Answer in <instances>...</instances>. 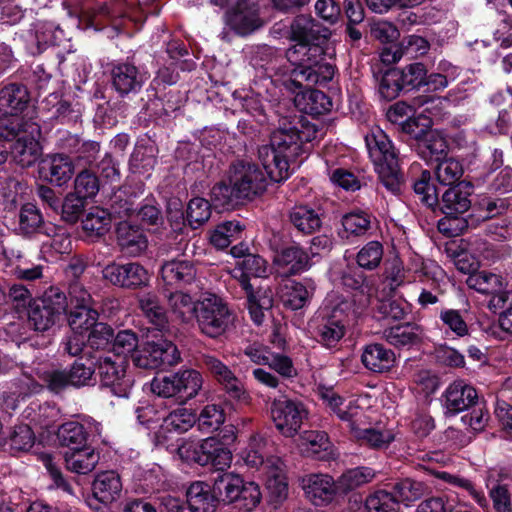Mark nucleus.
Listing matches in <instances>:
<instances>
[{"instance_id": "1", "label": "nucleus", "mask_w": 512, "mask_h": 512, "mask_svg": "<svg viewBox=\"0 0 512 512\" xmlns=\"http://www.w3.org/2000/svg\"><path fill=\"white\" fill-rule=\"evenodd\" d=\"M323 29L311 16L298 15L290 25V38L297 43L286 51L288 61L294 66L292 81L298 87L325 85L335 74V66L324 59L322 46L316 44L326 38Z\"/></svg>"}, {"instance_id": "2", "label": "nucleus", "mask_w": 512, "mask_h": 512, "mask_svg": "<svg viewBox=\"0 0 512 512\" xmlns=\"http://www.w3.org/2000/svg\"><path fill=\"white\" fill-rule=\"evenodd\" d=\"M316 134L312 127H305L299 119H284L271 134L270 143L258 150L266 174L272 181L281 182L290 175V162L302 151V145L311 141Z\"/></svg>"}, {"instance_id": "3", "label": "nucleus", "mask_w": 512, "mask_h": 512, "mask_svg": "<svg viewBox=\"0 0 512 512\" xmlns=\"http://www.w3.org/2000/svg\"><path fill=\"white\" fill-rule=\"evenodd\" d=\"M265 446L266 442L262 437L253 436L247 448L242 452V459L247 466L261 471L270 498L275 502H282L288 496L284 464L277 456L264 459Z\"/></svg>"}, {"instance_id": "4", "label": "nucleus", "mask_w": 512, "mask_h": 512, "mask_svg": "<svg viewBox=\"0 0 512 512\" xmlns=\"http://www.w3.org/2000/svg\"><path fill=\"white\" fill-rule=\"evenodd\" d=\"M195 318L200 331L211 338L223 335L234 323L233 311L215 294H207L198 301Z\"/></svg>"}, {"instance_id": "5", "label": "nucleus", "mask_w": 512, "mask_h": 512, "mask_svg": "<svg viewBox=\"0 0 512 512\" xmlns=\"http://www.w3.org/2000/svg\"><path fill=\"white\" fill-rule=\"evenodd\" d=\"M202 385L203 378L198 371L184 369L167 376L155 377L151 382V390L159 397L189 400L199 393Z\"/></svg>"}, {"instance_id": "6", "label": "nucleus", "mask_w": 512, "mask_h": 512, "mask_svg": "<svg viewBox=\"0 0 512 512\" xmlns=\"http://www.w3.org/2000/svg\"><path fill=\"white\" fill-rule=\"evenodd\" d=\"M180 360V352L176 345L166 339L147 341L141 350L133 354V363L143 369L171 367Z\"/></svg>"}, {"instance_id": "7", "label": "nucleus", "mask_w": 512, "mask_h": 512, "mask_svg": "<svg viewBox=\"0 0 512 512\" xmlns=\"http://www.w3.org/2000/svg\"><path fill=\"white\" fill-rule=\"evenodd\" d=\"M270 412L275 427L285 437L296 435L307 417L304 405L286 396L275 398L271 403Z\"/></svg>"}, {"instance_id": "8", "label": "nucleus", "mask_w": 512, "mask_h": 512, "mask_svg": "<svg viewBox=\"0 0 512 512\" xmlns=\"http://www.w3.org/2000/svg\"><path fill=\"white\" fill-rule=\"evenodd\" d=\"M229 181L241 199L262 194L267 186L266 176L255 164L239 162L230 168Z\"/></svg>"}, {"instance_id": "9", "label": "nucleus", "mask_w": 512, "mask_h": 512, "mask_svg": "<svg viewBox=\"0 0 512 512\" xmlns=\"http://www.w3.org/2000/svg\"><path fill=\"white\" fill-rule=\"evenodd\" d=\"M102 277L114 286L128 289L140 288L149 282L147 270L136 262H111L102 269Z\"/></svg>"}, {"instance_id": "10", "label": "nucleus", "mask_w": 512, "mask_h": 512, "mask_svg": "<svg viewBox=\"0 0 512 512\" xmlns=\"http://www.w3.org/2000/svg\"><path fill=\"white\" fill-rule=\"evenodd\" d=\"M466 284L469 288L482 294H490L491 309H502L509 299V293L505 290L506 283L501 275L486 270L472 273L468 276Z\"/></svg>"}, {"instance_id": "11", "label": "nucleus", "mask_w": 512, "mask_h": 512, "mask_svg": "<svg viewBox=\"0 0 512 512\" xmlns=\"http://www.w3.org/2000/svg\"><path fill=\"white\" fill-rule=\"evenodd\" d=\"M98 374L102 387L110 389L111 393L120 398H127L132 388V380L126 375L123 360L116 362L110 357L100 359Z\"/></svg>"}, {"instance_id": "12", "label": "nucleus", "mask_w": 512, "mask_h": 512, "mask_svg": "<svg viewBox=\"0 0 512 512\" xmlns=\"http://www.w3.org/2000/svg\"><path fill=\"white\" fill-rule=\"evenodd\" d=\"M259 7L255 0H238L234 10L228 16V24L237 34H251L263 25Z\"/></svg>"}, {"instance_id": "13", "label": "nucleus", "mask_w": 512, "mask_h": 512, "mask_svg": "<svg viewBox=\"0 0 512 512\" xmlns=\"http://www.w3.org/2000/svg\"><path fill=\"white\" fill-rule=\"evenodd\" d=\"M27 133L19 137L11 147L12 160L19 166L25 168L36 163L41 155L40 144L37 136L40 128L36 123L26 124Z\"/></svg>"}, {"instance_id": "14", "label": "nucleus", "mask_w": 512, "mask_h": 512, "mask_svg": "<svg viewBox=\"0 0 512 512\" xmlns=\"http://www.w3.org/2000/svg\"><path fill=\"white\" fill-rule=\"evenodd\" d=\"M443 398L445 413L456 415L475 405L478 394L476 389L464 380H455L446 388Z\"/></svg>"}, {"instance_id": "15", "label": "nucleus", "mask_w": 512, "mask_h": 512, "mask_svg": "<svg viewBox=\"0 0 512 512\" xmlns=\"http://www.w3.org/2000/svg\"><path fill=\"white\" fill-rule=\"evenodd\" d=\"M111 84L120 96L138 93L145 80V75L133 64L119 63L111 69Z\"/></svg>"}, {"instance_id": "16", "label": "nucleus", "mask_w": 512, "mask_h": 512, "mask_svg": "<svg viewBox=\"0 0 512 512\" xmlns=\"http://www.w3.org/2000/svg\"><path fill=\"white\" fill-rule=\"evenodd\" d=\"M430 49L429 42L422 36L410 35L404 38L398 45L386 47L381 52L383 63L392 64L401 60L415 59L425 55Z\"/></svg>"}, {"instance_id": "17", "label": "nucleus", "mask_w": 512, "mask_h": 512, "mask_svg": "<svg viewBox=\"0 0 512 512\" xmlns=\"http://www.w3.org/2000/svg\"><path fill=\"white\" fill-rule=\"evenodd\" d=\"M202 361L206 369L223 386L230 397L242 399L245 390L242 382L235 376L233 371L214 355H203Z\"/></svg>"}, {"instance_id": "18", "label": "nucleus", "mask_w": 512, "mask_h": 512, "mask_svg": "<svg viewBox=\"0 0 512 512\" xmlns=\"http://www.w3.org/2000/svg\"><path fill=\"white\" fill-rule=\"evenodd\" d=\"M307 498L315 505L330 502L338 491L337 482L328 474H309L301 479Z\"/></svg>"}, {"instance_id": "19", "label": "nucleus", "mask_w": 512, "mask_h": 512, "mask_svg": "<svg viewBox=\"0 0 512 512\" xmlns=\"http://www.w3.org/2000/svg\"><path fill=\"white\" fill-rule=\"evenodd\" d=\"M365 143L375 168L393 165V163L398 162L397 152L394 146L381 129H372L365 136Z\"/></svg>"}, {"instance_id": "20", "label": "nucleus", "mask_w": 512, "mask_h": 512, "mask_svg": "<svg viewBox=\"0 0 512 512\" xmlns=\"http://www.w3.org/2000/svg\"><path fill=\"white\" fill-rule=\"evenodd\" d=\"M75 172V166L69 156L54 154L43 160L40 174L44 180L56 186L67 184Z\"/></svg>"}, {"instance_id": "21", "label": "nucleus", "mask_w": 512, "mask_h": 512, "mask_svg": "<svg viewBox=\"0 0 512 512\" xmlns=\"http://www.w3.org/2000/svg\"><path fill=\"white\" fill-rule=\"evenodd\" d=\"M361 362L364 367L374 373H386L396 363L395 353L382 344H368L363 348Z\"/></svg>"}, {"instance_id": "22", "label": "nucleus", "mask_w": 512, "mask_h": 512, "mask_svg": "<svg viewBox=\"0 0 512 512\" xmlns=\"http://www.w3.org/2000/svg\"><path fill=\"white\" fill-rule=\"evenodd\" d=\"M44 233L48 239L41 244V254L48 261H55L61 255L69 254L72 250V241L69 233L60 227H45Z\"/></svg>"}, {"instance_id": "23", "label": "nucleus", "mask_w": 512, "mask_h": 512, "mask_svg": "<svg viewBox=\"0 0 512 512\" xmlns=\"http://www.w3.org/2000/svg\"><path fill=\"white\" fill-rule=\"evenodd\" d=\"M314 289V283L311 280L289 281L281 287L280 298L286 308L299 310L309 303Z\"/></svg>"}, {"instance_id": "24", "label": "nucleus", "mask_w": 512, "mask_h": 512, "mask_svg": "<svg viewBox=\"0 0 512 512\" xmlns=\"http://www.w3.org/2000/svg\"><path fill=\"white\" fill-rule=\"evenodd\" d=\"M268 265L264 258L255 254H247L244 259L237 262L232 276L237 279L245 291L252 289L249 277H266Z\"/></svg>"}, {"instance_id": "25", "label": "nucleus", "mask_w": 512, "mask_h": 512, "mask_svg": "<svg viewBox=\"0 0 512 512\" xmlns=\"http://www.w3.org/2000/svg\"><path fill=\"white\" fill-rule=\"evenodd\" d=\"M347 322L340 309L336 308L318 326L319 342L327 347L335 346L346 333Z\"/></svg>"}, {"instance_id": "26", "label": "nucleus", "mask_w": 512, "mask_h": 512, "mask_svg": "<svg viewBox=\"0 0 512 512\" xmlns=\"http://www.w3.org/2000/svg\"><path fill=\"white\" fill-rule=\"evenodd\" d=\"M138 303L142 314L152 326V329L161 333L168 331V316L157 295L153 293L143 294L139 297Z\"/></svg>"}, {"instance_id": "27", "label": "nucleus", "mask_w": 512, "mask_h": 512, "mask_svg": "<svg viewBox=\"0 0 512 512\" xmlns=\"http://www.w3.org/2000/svg\"><path fill=\"white\" fill-rule=\"evenodd\" d=\"M160 272L163 281L168 285L189 284L197 274L194 264L186 259L166 261L162 264Z\"/></svg>"}, {"instance_id": "28", "label": "nucleus", "mask_w": 512, "mask_h": 512, "mask_svg": "<svg viewBox=\"0 0 512 512\" xmlns=\"http://www.w3.org/2000/svg\"><path fill=\"white\" fill-rule=\"evenodd\" d=\"M217 502L213 489L204 482H194L187 490V504L191 512H215Z\"/></svg>"}, {"instance_id": "29", "label": "nucleus", "mask_w": 512, "mask_h": 512, "mask_svg": "<svg viewBox=\"0 0 512 512\" xmlns=\"http://www.w3.org/2000/svg\"><path fill=\"white\" fill-rule=\"evenodd\" d=\"M99 459V453L90 447L73 448L64 454L66 468L77 474H88L93 471Z\"/></svg>"}, {"instance_id": "30", "label": "nucleus", "mask_w": 512, "mask_h": 512, "mask_svg": "<svg viewBox=\"0 0 512 512\" xmlns=\"http://www.w3.org/2000/svg\"><path fill=\"white\" fill-rule=\"evenodd\" d=\"M122 491L120 476L115 471L99 473L93 482V494L103 503L115 501Z\"/></svg>"}, {"instance_id": "31", "label": "nucleus", "mask_w": 512, "mask_h": 512, "mask_svg": "<svg viewBox=\"0 0 512 512\" xmlns=\"http://www.w3.org/2000/svg\"><path fill=\"white\" fill-rule=\"evenodd\" d=\"M117 241L121 250L130 256H138L147 248V240L142 231L127 222L118 225Z\"/></svg>"}, {"instance_id": "32", "label": "nucleus", "mask_w": 512, "mask_h": 512, "mask_svg": "<svg viewBox=\"0 0 512 512\" xmlns=\"http://www.w3.org/2000/svg\"><path fill=\"white\" fill-rule=\"evenodd\" d=\"M203 456L207 458L205 465H212L216 470L224 471L232 463V453L225 445L214 437L201 441Z\"/></svg>"}, {"instance_id": "33", "label": "nucleus", "mask_w": 512, "mask_h": 512, "mask_svg": "<svg viewBox=\"0 0 512 512\" xmlns=\"http://www.w3.org/2000/svg\"><path fill=\"white\" fill-rule=\"evenodd\" d=\"M29 102V93L22 84L12 83L0 90V110L20 115Z\"/></svg>"}, {"instance_id": "34", "label": "nucleus", "mask_w": 512, "mask_h": 512, "mask_svg": "<svg viewBox=\"0 0 512 512\" xmlns=\"http://www.w3.org/2000/svg\"><path fill=\"white\" fill-rule=\"evenodd\" d=\"M171 313L176 319L188 323L197 314L198 301L194 302L192 297L183 291L169 292L164 295Z\"/></svg>"}, {"instance_id": "35", "label": "nucleus", "mask_w": 512, "mask_h": 512, "mask_svg": "<svg viewBox=\"0 0 512 512\" xmlns=\"http://www.w3.org/2000/svg\"><path fill=\"white\" fill-rule=\"evenodd\" d=\"M421 328L413 323H405L385 329L383 337L395 347L412 346L421 340Z\"/></svg>"}, {"instance_id": "36", "label": "nucleus", "mask_w": 512, "mask_h": 512, "mask_svg": "<svg viewBox=\"0 0 512 512\" xmlns=\"http://www.w3.org/2000/svg\"><path fill=\"white\" fill-rule=\"evenodd\" d=\"M275 262L286 268L290 274H298L311 267L309 255L299 246L284 248L275 258Z\"/></svg>"}, {"instance_id": "37", "label": "nucleus", "mask_w": 512, "mask_h": 512, "mask_svg": "<svg viewBox=\"0 0 512 512\" xmlns=\"http://www.w3.org/2000/svg\"><path fill=\"white\" fill-rule=\"evenodd\" d=\"M242 483L243 479L234 473L219 474L213 483V492L217 501L228 504L235 502L239 498Z\"/></svg>"}, {"instance_id": "38", "label": "nucleus", "mask_w": 512, "mask_h": 512, "mask_svg": "<svg viewBox=\"0 0 512 512\" xmlns=\"http://www.w3.org/2000/svg\"><path fill=\"white\" fill-rule=\"evenodd\" d=\"M291 224L303 234H312L320 229V215L307 205H296L289 213Z\"/></svg>"}, {"instance_id": "39", "label": "nucleus", "mask_w": 512, "mask_h": 512, "mask_svg": "<svg viewBox=\"0 0 512 512\" xmlns=\"http://www.w3.org/2000/svg\"><path fill=\"white\" fill-rule=\"evenodd\" d=\"M470 205L469 193L460 186H455L443 194L441 210L447 217L455 218L458 214L465 213Z\"/></svg>"}, {"instance_id": "40", "label": "nucleus", "mask_w": 512, "mask_h": 512, "mask_svg": "<svg viewBox=\"0 0 512 512\" xmlns=\"http://www.w3.org/2000/svg\"><path fill=\"white\" fill-rule=\"evenodd\" d=\"M111 227L110 214L100 208L91 210L82 221V228L88 237L105 235Z\"/></svg>"}, {"instance_id": "41", "label": "nucleus", "mask_w": 512, "mask_h": 512, "mask_svg": "<svg viewBox=\"0 0 512 512\" xmlns=\"http://www.w3.org/2000/svg\"><path fill=\"white\" fill-rule=\"evenodd\" d=\"M352 433L361 444H365L374 449L386 448L394 439L393 434L388 430L361 428L360 424L353 426Z\"/></svg>"}, {"instance_id": "42", "label": "nucleus", "mask_w": 512, "mask_h": 512, "mask_svg": "<svg viewBox=\"0 0 512 512\" xmlns=\"http://www.w3.org/2000/svg\"><path fill=\"white\" fill-rule=\"evenodd\" d=\"M248 299V309L252 320L260 325L264 320V310L273 305V295L271 290L253 292L252 289L246 291Z\"/></svg>"}, {"instance_id": "43", "label": "nucleus", "mask_w": 512, "mask_h": 512, "mask_svg": "<svg viewBox=\"0 0 512 512\" xmlns=\"http://www.w3.org/2000/svg\"><path fill=\"white\" fill-rule=\"evenodd\" d=\"M196 423L195 413L186 407H178L163 419V427L168 431L186 432Z\"/></svg>"}, {"instance_id": "44", "label": "nucleus", "mask_w": 512, "mask_h": 512, "mask_svg": "<svg viewBox=\"0 0 512 512\" xmlns=\"http://www.w3.org/2000/svg\"><path fill=\"white\" fill-rule=\"evenodd\" d=\"M38 380L42 382V387H47L50 391L58 393L68 386H71L68 371L53 367L39 368L36 371Z\"/></svg>"}, {"instance_id": "45", "label": "nucleus", "mask_w": 512, "mask_h": 512, "mask_svg": "<svg viewBox=\"0 0 512 512\" xmlns=\"http://www.w3.org/2000/svg\"><path fill=\"white\" fill-rule=\"evenodd\" d=\"M43 224V216L35 205L28 203L21 207L18 215V230L21 234L36 233Z\"/></svg>"}, {"instance_id": "46", "label": "nucleus", "mask_w": 512, "mask_h": 512, "mask_svg": "<svg viewBox=\"0 0 512 512\" xmlns=\"http://www.w3.org/2000/svg\"><path fill=\"white\" fill-rule=\"evenodd\" d=\"M98 311L95 307L70 309L68 323L73 332L85 333L97 324Z\"/></svg>"}, {"instance_id": "47", "label": "nucleus", "mask_w": 512, "mask_h": 512, "mask_svg": "<svg viewBox=\"0 0 512 512\" xmlns=\"http://www.w3.org/2000/svg\"><path fill=\"white\" fill-rule=\"evenodd\" d=\"M375 472L369 467H358L343 473L338 481L337 486L340 491H349L373 480Z\"/></svg>"}, {"instance_id": "48", "label": "nucleus", "mask_w": 512, "mask_h": 512, "mask_svg": "<svg viewBox=\"0 0 512 512\" xmlns=\"http://www.w3.org/2000/svg\"><path fill=\"white\" fill-rule=\"evenodd\" d=\"M427 487L423 482L409 478L397 481L393 486L395 499L403 502H413L426 493Z\"/></svg>"}, {"instance_id": "49", "label": "nucleus", "mask_w": 512, "mask_h": 512, "mask_svg": "<svg viewBox=\"0 0 512 512\" xmlns=\"http://www.w3.org/2000/svg\"><path fill=\"white\" fill-rule=\"evenodd\" d=\"M400 70L388 69L378 79V93L383 100H394L403 88Z\"/></svg>"}, {"instance_id": "50", "label": "nucleus", "mask_w": 512, "mask_h": 512, "mask_svg": "<svg viewBox=\"0 0 512 512\" xmlns=\"http://www.w3.org/2000/svg\"><path fill=\"white\" fill-rule=\"evenodd\" d=\"M241 231L242 227L237 221L221 223L211 232L210 243L217 249L227 248Z\"/></svg>"}, {"instance_id": "51", "label": "nucleus", "mask_w": 512, "mask_h": 512, "mask_svg": "<svg viewBox=\"0 0 512 512\" xmlns=\"http://www.w3.org/2000/svg\"><path fill=\"white\" fill-rule=\"evenodd\" d=\"M289 82L296 89H301V88L307 89V91H305L301 94L302 99L308 101L307 104L301 108L303 111H305L307 113H311V114H321V113L329 110V106L331 105V103L322 91L312 90V89H310L311 86L302 85V86L298 87L295 83H293L292 76L290 77ZM313 86L314 85H312V87Z\"/></svg>"}, {"instance_id": "52", "label": "nucleus", "mask_w": 512, "mask_h": 512, "mask_svg": "<svg viewBox=\"0 0 512 512\" xmlns=\"http://www.w3.org/2000/svg\"><path fill=\"white\" fill-rule=\"evenodd\" d=\"M196 421L202 431H216L225 422L224 409L217 404H208L201 410L198 418L196 417Z\"/></svg>"}, {"instance_id": "53", "label": "nucleus", "mask_w": 512, "mask_h": 512, "mask_svg": "<svg viewBox=\"0 0 512 512\" xmlns=\"http://www.w3.org/2000/svg\"><path fill=\"white\" fill-rule=\"evenodd\" d=\"M421 156L428 161H440L446 155V140L439 134L431 132L419 146Z\"/></svg>"}, {"instance_id": "54", "label": "nucleus", "mask_w": 512, "mask_h": 512, "mask_svg": "<svg viewBox=\"0 0 512 512\" xmlns=\"http://www.w3.org/2000/svg\"><path fill=\"white\" fill-rule=\"evenodd\" d=\"M35 443V435L26 424L16 425L11 431L7 445L12 452L29 451Z\"/></svg>"}, {"instance_id": "55", "label": "nucleus", "mask_w": 512, "mask_h": 512, "mask_svg": "<svg viewBox=\"0 0 512 512\" xmlns=\"http://www.w3.org/2000/svg\"><path fill=\"white\" fill-rule=\"evenodd\" d=\"M370 216L363 211H354L345 214L342 217L343 231L346 237L360 236L365 234L370 228Z\"/></svg>"}, {"instance_id": "56", "label": "nucleus", "mask_w": 512, "mask_h": 512, "mask_svg": "<svg viewBox=\"0 0 512 512\" xmlns=\"http://www.w3.org/2000/svg\"><path fill=\"white\" fill-rule=\"evenodd\" d=\"M58 438L64 446H81L86 443L87 433L81 423L70 421L59 427Z\"/></svg>"}, {"instance_id": "57", "label": "nucleus", "mask_w": 512, "mask_h": 512, "mask_svg": "<svg viewBox=\"0 0 512 512\" xmlns=\"http://www.w3.org/2000/svg\"><path fill=\"white\" fill-rule=\"evenodd\" d=\"M434 476L437 477L438 479H441L444 482L454 486V487H458V488H461V489L467 491L469 493V495H471V497L481 507L486 506V498H485L484 494L481 491H479L478 489H476V487L470 480L463 478L459 475L446 472V471H437L434 474Z\"/></svg>"}, {"instance_id": "58", "label": "nucleus", "mask_w": 512, "mask_h": 512, "mask_svg": "<svg viewBox=\"0 0 512 512\" xmlns=\"http://www.w3.org/2000/svg\"><path fill=\"white\" fill-rule=\"evenodd\" d=\"M210 216L211 205L208 200L196 197L189 201L187 207V220L193 229L198 228L208 221Z\"/></svg>"}, {"instance_id": "59", "label": "nucleus", "mask_w": 512, "mask_h": 512, "mask_svg": "<svg viewBox=\"0 0 512 512\" xmlns=\"http://www.w3.org/2000/svg\"><path fill=\"white\" fill-rule=\"evenodd\" d=\"M27 123L33 122L24 121L17 113L4 112L0 115V138L8 140L16 137L19 132L27 133Z\"/></svg>"}, {"instance_id": "60", "label": "nucleus", "mask_w": 512, "mask_h": 512, "mask_svg": "<svg viewBox=\"0 0 512 512\" xmlns=\"http://www.w3.org/2000/svg\"><path fill=\"white\" fill-rule=\"evenodd\" d=\"M42 305L58 320L67 312L68 300L63 291L56 287H50L44 294Z\"/></svg>"}, {"instance_id": "61", "label": "nucleus", "mask_w": 512, "mask_h": 512, "mask_svg": "<svg viewBox=\"0 0 512 512\" xmlns=\"http://www.w3.org/2000/svg\"><path fill=\"white\" fill-rule=\"evenodd\" d=\"M99 187V180L96 175L84 169L75 177L73 193L86 200L94 197L98 193Z\"/></svg>"}, {"instance_id": "62", "label": "nucleus", "mask_w": 512, "mask_h": 512, "mask_svg": "<svg viewBox=\"0 0 512 512\" xmlns=\"http://www.w3.org/2000/svg\"><path fill=\"white\" fill-rule=\"evenodd\" d=\"M382 257V244L378 241H370L357 253L356 259L360 267L373 270L379 266Z\"/></svg>"}, {"instance_id": "63", "label": "nucleus", "mask_w": 512, "mask_h": 512, "mask_svg": "<svg viewBox=\"0 0 512 512\" xmlns=\"http://www.w3.org/2000/svg\"><path fill=\"white\" fill-rule=\"evenodd\" d=\"M368 512H398L397 499L386 491L380 490L371 494L365 501Z\"/></svg>"}, {"instance_id": "64", "label": "nucleus", "mask_w": 512, "mask_h": 512, "mask_svg": "<svg viewBox=\"0 0 512 512\" xmlns=\"http://www.w3.org/2000/svg\"><path fill=\"white\" fill-rule=\"evenodd\" d=\"M435 173L441 184L452 185L461 178L463 167L458 160L447 158L437 164Z\"/></svg>"}]
</instances>
